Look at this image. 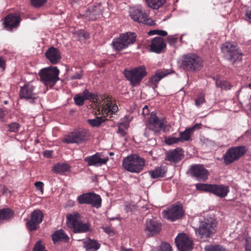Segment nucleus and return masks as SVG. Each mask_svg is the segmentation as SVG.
<instances>
[{"instance_id":"1","label":"nucleus","mask_w":251,"mask_h":251,"mask_svg":"<svg viewBox=\"0 0 251 251\" xmlns=\"http://www.w3.org/2000/svg\"><path fill=\"white\" fill-rule=\"evenodd\" d=\"M145 160L136 154H132L124 158L122 167L124 170L132 173H139L143 170Z\"/></svg>"},{"instance_id":"2","label":"nucleus","mask_w":251,"mask_h":251,"mask_svg":"<svg viewBox=\"0 0 251 251\" xmlns=\"http://www.w3.org/2000/svg\"><path fill=\"white\" fill-rule=\"evenodd\" d=\"M216 222L213 218L205 219L200 222L199 227L196 230L197 237L203 241L212 237L216 232Z\"/></svg>"},{"instance_id":"3","label":"nucleus","mask_w":251,"mask_h":251,"mask_svg":"<svg viewBox=\"0 0 251 251\" xmlns=\"http://www.w3.org/2000/svg\"><path fill=\"white\" fill-rule=\"evenodd\" d=\"M59 71L56 67L44 68L40 70L38 75L40 81L47 87H53L59 80Z\"/></svg>"},{"instance_id":"4","label":"nucleus","mask_w":251,"mask_h":251,"mask_svg":"<svg viewBox=\"0 0 251 251\" xmlns=\"http://www.w3.org/2000/svg\"><path fill=\"white\" fill-rule=\"evenodd\" d=\"M147 74V73L144 66H140L129 70H125L124 71L125 77L130 82L133 86L139 84Z\"/></svg>"},{"instance_id":"5","label":"nucleus","mask_w":251,"mask_h":251,"mask_svg":"<svg viewBox=\"0 0 251 251\" xmlns=\"http://www.w3.org/2000/svg\"><path fill=\"white\" fill-rule=\"evenodd\" d=\"M201 59L195 54H189L183 56L182 65L186 70L195 71L200 70L202 66Z\"/></svg>"},{"instance_id":"6","label":"nucleus","mask_w":251,"mask_h":251,"mask_svg":"<svg viewBox=\"0 0 251 251\" xmlns=\"http://www.w3.org/2000/svg\"><path fill=\"white\" fill-rule=\"evenodd\" d=\"M135 39L136 36L134 33L126 32L114 39L112 45L115 50H121L126 48L129 45L133 44Z\"/></svg>"},{"instance_id":"7","label":"nucleus","mask_w":251,"mask_h":251,"mask_svg":"<svg viewBox=\"0 0 251 251\" xmlns=\"http://www.w3.org/2000/svg\"><path fill=\"white\" fill-rule=\"evenodd\" d=\"M167 124L165 119L159 118L155 112H152L149 117L146 126L151 129L153 134H156L164 130Z\"/></svg>"},{"instance_id":"8","label":"nucleus","mask_w":251,"mask_h":251,"mask_svg":"<svg viewBox=\"0 0 251 251\" xmlns=\"http://www.w3.org/2000/svg\"><path fill=\"white\" fill-rule=\"evenodd\" d=\"M246 152L244 146L231 147L228 149L223 155L225 164L229 165L238 160Z\"/></svg>"},{"instance_id":"9","label":"nucleus","mask_w":251,"mask_h":251,"mask_svg":"<svg viewBox=\"0 0 251 251\" xmlns=\"http://www.w3.org/2000/svg\"><path fill=\"white\" fill-rule=\"evenodd\" d=\"M223 53L227 59L233 61L241 60L242 53L239 50L238 48L230 42H226L221 48Z\"/></svg>"},{"instance_id":"10","label":"nucleus","mask_w":251,"mask_h":251,"mask_svg":"<svg viewBox=\"0 0 251 251\" xmlns=\"http://www.w3.org/2000/svg\"><path fill=\"white\" fill-rule=\"evenodd\" d=\"M86 130L84 129H76L67 135H65L62 139V142L67 144H81L86 140Z\"/></svg>"},{"instance_id":"11","label":"nucleus","mask_w":251,"mask_h":251,"mask_svg":"<svg viewBox=\"0 0 251 251\" xmlns=\"http://www.w3.org/2000/svg\"><path fill=\"white\" fill-rule=\"evenodd\" d=\"M19 96L21 99H25L31 103L38 97L35 86L31 83H25L21 87Z\"/></svg>"},{"instance_id":"12","label":"nucleus","mask_w":251,"mask_h":251,"mask_svg":"<svg viewBox=\"0 0 251 251\" xmlns=\"http://www.w3.org/2000/svg\"><path fill=\"white\" fill-rule=\"evenodd\" d=\"M162 217L172 221L180 218L183 215L182 206L180 204L172 205L163 210Z\"/></svg>"},{"instance_id":"13","label":"nucleus","mask_w":251,"mask_h":251,"mask_svg":"<svg viewBox=\"0 0 251 251\" xmlns=\"http://www.w3.org/2000/svg\"><path fill=\"white\" fill-rule=\"evenodd\" d=\"M43 218L44 215L40 210H34L31 213L30 219L26 224L27 229L29 231L36 230L42 222Z\"/></svg>"},{"instance_id":"14","label":"nucleus","mask_w":251,"mask_h":251,"mask_svg":"<svg viewBox=\"0 0 251 251\" xmlns=\"http://www.w3.org/2000/svg\"><path fill=\"white\" fill-rule=\"evenodd\" d=\"M130 16L133 21L139 23H143L148 25H152L155 24L154 21L148 18L147 14L140 8L131 10Z\"/></svg>"},{"instance_id":"15","label":"nucleus","mask_w":251,"mask_h":251,"mask_svg":"<svg viewBox=\"0 0 251 251\" xmlns=\"http://www.w3.org/2000/svg\"><path fill=\"white\" fill-rule=\"evenodd\" d=\"M190 173L192 176L199 181H205L208 178L209 172L201 164H196L191 167Z\"/></svg>"},{"instance_id":"16","label":"nucleus","mask_w":251,"mask_h":251,"mask_svg":"<svg viewBox=\"0 0 251 251\" xmlns=\"http://www.w3.org/2000/svg\"><path fill=\"white\" fill-rule=\"evenodd\" d=\"M175 243L180 251H191L192 249V242L186 234H178L175 239Z\"/></svg>"},{"instance_id":"17","label":"nucleus","mask_w":251,"mask_h":251,"mask_svg":"<svg viewBox=\"0 0 251 251\" xmlns=\"http://www.w3.org/2000/svg\"><path fill=\"white\" fill-rule=\"evenodd\" d=\"M144 230L147 236H152L160 232L161 225L154 219H148L146 222Z\"/></svg>"},{"instance_id":"18","label":"nucleus","mask_w":251,"mask_h":251,"mask_svg":"<svg viewBox=\"0 0 251 251\" xmlns=\"http://www.w3.org/2000/svg\"><path fill=\"white\" fill-rule=\"evenodd\" d=\"M104 8L101 3L98 5L90 6L86 11L85 16L89 20H95L102 14Z\"/></svg>"},{"instance_id":"19","label":"nucleus","mask_w":251,"mask_h":251,"mask_svg":"<svg viewBox=\"0 0 251 251\" xmlns=\"http://www.w3.org/2000/svg\"><path fill=\"white\" fill-rule=\"evenodd\" d=\"M108 160V157H102L101 154H96L87 156L84 158V161L87 163L88 166H100L105 164Z\"/></svg>"},{"instance_id":"20","label":"nucleus","mask_w":251,"mask_h":251,"mask_svg":"<svg viewBox=\"0 0 251 251\" xmlns=\"http://www.w3.org/2000/svg\"><path fill=\"white\" fill-rule=\"evenodd\" d=\"M166 47L164 39L160 37H156L152 39L150 46L151 51L156 53H161Z\"/></svg>"},{"instance_id":"21","label":"nucleus","mask_w":251,"mask_h":251,"mask_svg":"<svg viewBox=\"0 0 251 251\" xmlns=\"http://www.w3.org/2000/svg\"><path fill=\"white\" fill-rule=\"evenodd\" d=\"M201 124H197L192 127L186 128L183 132H179V140L181 142L192 140V136L196 129L201 128Z\"/></svg>"},{"instance_id":"22","label":"nucleus","mask_w":251,"mask_h":251,"mask_svg":"<svg viewBox=\"0 0 251 251\" xmlns=\"http://www.w3.org/2000/svg\"><path fill=\"white\" fill-rule=\"evenodd\" d=\"M102 105V112L103 114H105L106 115H108L109 114L115 113L118 109L117 105H115L112 101L109 96L103 100Z\"/></svg>"},{"instance_id":"23","label":"nucleus","mask_w":251,"mask_h":251,"mask_svg":"<svg viewBox=\"0 0 251 251\" xmlns=\"http://www.w3.org/2000/svg\"><path fill=\"white\" fill-rule=\"evenodd\" d=\"M183 156L182 149L180 148H177L166 153V160L171 162L177 163L182 159Z\"/></svg>"},{"instance_id":"24","label":"nucleus","mask_w":251,"mask_h":251,"mask_svg":"<svg viewBox=\"0 0 251 251\" xmlns=\"http://www.w3.org/2000/svg\"><path fill=\"white\" fill-rule=\"evenodd\" d=\"M47 58L53 64L58 63L61 58L60 51L54 47L49 48L45 53Z\"/></svg>"},{"instance_id":"25","label":"nucleus","mask_w":251,"mask_h":251,"mask_svg":"<svg viewBox=\"0 0 251 251\" xmlns=\"http://www.w3.org/2000/svg\"><path fill=\"white\" fill-rule=\"evenodd\" d=\"M20 20L19 16L16 14H9L5 18V27L8 30H11L19 25Z\"/></svg>"},{"instance_id":"26","label":"nucleus","mask_w":251,"mask_h":251,"mask_svg":"<svg viewBox=\"0 0 251 251\" xmlns=\"http://www.w3.org/2000/svg\"><path fill=\"white\" fill-rule=\"evenodd\" d=\"M211 192L215 195L223 198L226 197L229 192V187L222 184H212Z\"/></svg>"},{"instance_id":"27","label":"nucleus","mask_w":251,"mask_h":251,"mask_svg":"<svg viewBox=\"0 0 251 251\" xmlns=\"http://www.w3.org/2000/svg\"><path fill=\"white\" fill-rule=\"evenodd\" d=\"M173 73L172 69H163L157 72L149 80V81L153 85L156 84L162 78L168 75Z\"/></svg>"},{"instance_id":"28","label":"nucleus","mask_w":251,"mask_h":251,"mask_svg":"<svg viewBox=\"0 0 251 251\" xmlns=\"http://www.w3.org/2000/svg\"><path fill=\"white\" fill-rule=\"evenodd\" d=\"M80 221V215L77 212H74L67 215V225L68 226L73 229Z\"/></svg>"},{"instance_id":"29","label":"nucleus","mask_w":251,"mask_h":251,"mask_svg":"<svg viewBox=\"0 0 251 251\" xmlns=\"http://www.w3.org/2000/svg\"><path fill=\"white\" fill-rule=\"evenodd\" d=\"M82 242L83 247L85 248L86 251L91 250L96 251L98 250L100 246V244L95 240L90 239H83L82 240Z\"/></svg>"},{"instance_id":"30","label":"nucleus","mask_w":251,"mask_h":251,"mask_svg":"<svg viewBox=\"0 0 251 251\" xmlns=\"http://www.w3.org/2000/svg\"><path fill=\"white\" fill-rule=\"evenodd\" d=\"M13 211L9 208H3L0 210V224L8 221L13 217Z\"/></svg>"},{"instance_id":"31","label":"nucleus","mask_w":251,"mask_h":251,"mask_svg":"<svg viewBox=\"0 0 251 251\" xmlns=\"http://www.w3.org/2000/svg\"><path fill=\"white\" fill-rule=\"evenodd\" d=\"M75 233H84L91 230V225L89 223H83L81 220L73 229Z\"/></svg>"},{"instance_id":"32","label":"nucleus","mask_w":251,"mask_h":251,"mask_svg":"<svg viewBox=\"0 0 251 251\" xmlns=\"http://www.w3.org/2000/svg\"><path fill=\"white\" fill-rule=\"evenodd\" d=\"M89 204L99 208L101 205V200L100 197L95 193H89Z\"/></svg>"},{"instance_id":"33","label":"nucleus","mask_w":251,"mask_h":251,"mask_svg":"<svg viewBox=\"0 0 251 251\" xmlns=\"http://www.w3.org/2000/svg\"><path fill=\"white\" fill-rule=\"evenodd\" d=\"M70 169V166L69 165L65 163H59L53 166L52 171L57 174H62L69 171Z\"/></svg>"},{"instance_id":"34","label":"nucleus","mask_w":251,"mask_h":251,"mask_svg":"<svg viewBox=\"0 0 251 251\" xmlns=\"http://www.w3.org/2000/svg\"><path fill=\"white\" fill-rule=\"evenodd\" d=\"M68 239V236L62 229L56 231L52 235V239L54 242L60 240L67 241Z\"/></svg>"},{"instance_id":"35","label":"nucleus","mask_w":251,"mask_h":251,"mask_svg":"<svg viewBox=\"0 0 251 251\" xmlns=\"http://www.w3.org/2000/svg\"><path fill=\"white\" fill-rule=\"evenodd\" d=\"M149 173L152 178H156L158 177H163L166 171L163 167H159L153 170L149 171Z\"/></svg>"},{"instance_id":"36","label":"nucleus","mask_w":251,"mask_h":251,"mask_svg":"<svg viewBox=\"0 0 251 251\" xmlns=\"http://www.w3.org/2000/svg\"><path fill=\"white\" fill-rule=\"evenodd\" d=\"M148 6L152 9H158L166 2V0H145Z\"/></svg>"},{"instance_id":"37","label":"nucleus","mask_w":251,"mask_h":251,"mask_svg":"<svg viewBox=\"0 0 251 251\" xmlns=\"http://www.w3.org/2000/svg\"><path fill=\"white\" fill-rule=\"evenodd\" d=\"M106 119L105 117L103 118L100 117H96L94 119H88V122L92 127H98Z\"/></svg>"},{"instance_id":"38","label":"nucleus","mask_w":251,"mask_h":251,"mask_svg":"<svg viewBox=\"0 0 251 251\" xmlns=\"http://www.w3.org/2000/svg\"><path fill=\"white\" fill-rule=\"evenodd\" d=\"M205 251H226V249L223 246L216 245H208L204 247Z\"/></svg>"},{"instance_id":"39","label":"nucleus","mask_w":251,"mask_h":251,"mask_svg":"<svg viewBox=\"0 0 251 251\" xmlns=\"http://www.w3.org/2000/svg\"><path fill=\"white\" fill-rule=\"evenodd\" d=\"M215 83L217 87H219L222 89L229 90L231 87V86L229 84V83L226 81L221 80L220 79H216Z\"/></svg>"},{"instance_id":"40","label":"nucleus","mask_w":251,"mask_h":251,"mask_svg":"<svg viewBox=\"0 0 251 251\" xmlns=\"http://www.w3.org/2000/svg\"><path fill=\"white\" fill-rule=\"evenodd\" d=\"M129 127V124L127 123H120L118 125V130L117 133L122 136H125L126 134V130Z\"/></svg>"},{"instance_id":"41","label":"nucleus","mask_w":251,"mask_h":251,"mask_svg":"<svg viewBox=\"0 0 251 251\" xmlns=\"http://www.w3.org/2000/svg\"><path fill=\"white\" fill-rule=\"evenodd\" d=\"M212 186V184L199 183L196 184V187L198 190L211 192Z\"/></svg>"},{"instance_id":"42","label":"nucleus","mask_w":251,"mask_h":251,"mask_svg":"<svg viewBox=\"0 0 251 251\" xmlns=\"http://www.w3.org/2000/svg\"><path fill=\"white\" fill-rule=\"evenodd\" d=\"M205 102L204 94L200 93L197 95L195 100V105L197 107H200L203 103Z\"/></svg>"},{"instance_id":"43","label":"nucleus","mask_w":251,"mask_h":251,"mask_svg":"<svg viewBox=\"0 0 251 251\" xmlns=\"http://www.w3.org/2000/svg\"><path fill=\"white\" fill-rule=\"evenodd\" d=\"M89 193L83 194L77 197V201L79 204H88Z\"/></svg>"},{"instance_id":"44","label":"nucleus","mask_w":251,"mask_h":251,"mask_svg":"<svg viewBox=\"0 0 251 251\" xmlns=\"http://www.w3.org/2000/svg\"><path fill=\"white\" fill-rule=\"evenodd\" d=\"M82 94L85 100H96V96L92 93H90L87 89L83 91Z\"/></svg>"},{"instance_id":"45","label":"nucleus","mask_w":251,"mask_h":251,"mask_svg":"<svg viewBox=\"0 0 251 251\" xmlns=\"http://www.w3.org/2000/svg\"><path fill=\"white\" fill-rule=\"evenodd\" d=\"M20 127V125L16 122L12 123L7 126V129L10 132H16Z\"/></svg>"},{"instance_id":"46","label":"nucleus","mask_w":251,"mask_h":251,"mask_svg":"<svg viewBox=\"0 0 251 251\" xmlns=\"http://www.w3.org/2000/svg\"><path fill=\"white\" fill-rule=\"evenodd\" d=\"M75 103L77 105H82L84 103L85 99L82 94H77L74 98Z\"/></svg>"},{"instance_id":"47","label":"nucleus","mask_w":251,"mask_h":251,"mask_svg":"<svg viewBox=\"0 0 251 251\" xmlns=\"http://www.w3.org/2000/svg\"><path fill=\"white\" fill-rule=\"evenodd\" d=\"M165 142L166 144L171 145L174 144H176L180 141L179 137H169L165 139Z\"/></svg>"},{"instance_id":"48","label":"nucleus","mask_w":251,"mask_h":251,"mask_svg":"<svg viewBox=\"0 0 251 251\" xmlns=\"http://www.w3.org/2000/svg\"><path fill=\"white\" fill-rule=\"evenodd\" d=\"M33 251H47L44 245L42 244L41 240L38 241L35 244Z\"/></svg>"},{"instance_id":"49","label":"nucleus","mask_w":251,"mask_h":251,"mask_svg":"<svg viewBox=\"0 0 251 251\" xmlns=\"http://www.w3.org/2000/svg\"><path fill=\"white\" fill-rule=\"evenodd\" d=\"M47 2V0H31V4L36 7L42 6Z\"/></svg>"},{"instance_id":"50","label":"nucleus","mask_w":251,"mask_h":251,"mask_svg":"<svg viewBox=\"0 0 251 251\" xmlns=\"http://www.w3.org/2000/svg\"><path fill=\"white\" fill-rule=\"evenodd\" d=\"M160 251H171V247L168 243H163L160 246Z\"/></svg>"},{"instance_id":"51","label":"nucleus","mask_w":251,"mask_h":251,"mask_svg":"<svg viewBox=\"0 0 251 251\" xmlns=\"http://www.w3.org/2000/svg\"><path fill=\"white\" fill-rule=\"evenodd\" d=\"M167 40L169 44L172 46L175 45L177 42L178 38L176 36H169L167 37Z\"/></svg>"},{"instance_id":"52","label":"nucleus","mask_w":251,"mask_h":251,"mask_svg":"<svg viewBox=\"0 0 251 251\" xmlns=\"http://www.w3.org/2000/svg\"><path fill=\"white\" fill-rule=\"evenodd\" d=\"M145 136L147 138L153 135H155L153 133L151 129H150L148 127L146 126V127L145 129L144 133Z\"/></svg>"},{"instance_id":"53","label":"nucleus","mask_w":251,"mask_h":251,"mask_svg":"<svg viewBox=\"0 0 251 251\" xmlns=\"http://www.w3.org/2000/svg\"><path fill=\"white\" fill-rule=\"evenodd\" d=\"M35 186L37 190H40L42 194L43 192L44 183L41 181H37L35 183Z\"/></svg>"},{"instance_id":"54","label":"nucleus","mask_w":251,"mask_h":251,"mask_svg":"<svg viewBox=\"0 0 251 251\" xmlns=\"http://www.w3.org/2000/svg\"><path fill=\"white\" fill-rule=\"evenodd\" d=\"M5 60L2 57H0V68H2L3 70H5Z\"/></svg>"},{"instance_id":"55","label":"nucleus","mask_w":251,"mask_h":251,"mask_svg":"<svg viewBox=\"0 0 251 251\" xmlns=\"http://www.w3.org/2000/svg\"><path fill=\"white\" fill-rule=\"evenodd\" d=\"M81 71H80L79 72H77L74 74L72 76H71V78L72 79H80L81 77Z\"/></svg>"},{"instance_id":"56","label":"nucleus","mask_w":251,"mask_h":251,"mask_svg":"<svg viewBox=\"0 0 251 251\" xmlns=\"http://www.w3.org/2000/svg\"><path fill=\"white\" fill-rule=\"evenodd\" d=\"M142 114L144 116L148 115L149 114V109L148 106L145 105L143 108Z\"/></svg>"},{"instance_id":"57","label":"nucleus","mask_w":251,"mask_h":251,"mask_svg":"<svg viewBox=\"0 0 251 251\" xmlns=\"http://www.w3.org/2000/svg\"><path fill=\"white\" fill-rule=\"evenodd\" d=\"M158 35L162 36H165L167 35V32L165 30H158Z\"/></svg>"},{"instance_id":"58","label":"nucleus","mask_w":251,"mask_h":251,"mask_svg":"<svg viewBox=\"0 0 251 251\" xmlns=\"http://www.w3.org/2000/svg\"><path fill=\"white\" fill-rule=\"evenodd\" d=\"M79 36L80 37H81V36L84 37V38L85 39H86V38H88V34L86 33H84L83 31H80V33H79Z\"/></svg>"},{"instance_id":"59","label":"nucleus","mask_w":251,"mask_h":251,"mask_svg":"<svg viewBox=\"0 0 251 251\" xmlns=\"http://www.w3.org/2000/svg\"><path fill=\"white\" fill-rule=\"evenodd\" d=\"M158 30H150L148 32V34L150 35H154V34L158 35Z\"/></svg>"},{"instance_id":"60","label":"nucleus","mask_w":251,"mask_h":251,"mask_svg":"<svg viewBox=\"0 0 251 251\" xmlns=\"http://www.w3.org/2000/svg\"><path fill=\"white\" fill-rule=\"evenodd\" d=\"M4 113L2 111H0V121L2 120L4 117Z\"/></svg>"},{"instance_id":"61","label":"nucleus","mask_w":251,"mask_h":251,"mask_svg":"<svg viewBox=\"0 0 251 251\" xmlns=\"http://www.w3.org/2000/svg\"><path fill=\"white\" fill-rule=\"evenodd\" d=\"M103 229H104V231L108 233H110V232L111 231V229L109 227H106L104 228Z\"/></svg>"},{"instance_id":"62","label":"nucleus","mask_w":251,"mask_h":251,"mask_svg":"<svg viewBox=\"0 0 251 251\" xmlns=\"http://www.w3.org/2000/svg\"><path fill=\"white\" fill-rule=\"evenodd\" d=\"M247 18L249 19V20L251 21V11H249L246 13Z\"/></svg>"},{"instance_id":"63","label":"nucleus","mask_w":251,"mask_h":251,"mask_svg":"<svg viewBox=\"0 0 251 251\" xmlns=\"http://www.w3.org/2000/svg\"><path fill=\"white\" fill-rule=\"evenodd\" d=\"M122 251H133V250L131 249H126L125 248H122Z\"/></svg>"},{"instance_id":"64","label":"nucleus","mask_w":251,"mask_h":251,"mask_svg":"<svg viewBox=\"0 0 251 251\" xmlns=\"http://www.w3.org/2000/svg\"><path fill=\"white\" fill-rule=\"evenodd\" d=\"M51 155L49 151H45V155L47 157H49Z\"/></svg>"}]
</instances>
